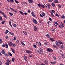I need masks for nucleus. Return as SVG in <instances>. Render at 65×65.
Returning a JSON list of instances; mask_svg holds the SVG:
<instances>
[{
    "label": "nucleus",
    "mask_w": 65,
    "mask_h": 65,
    "mask_svg": "<svg viewBox=\"0 0 65 65\" xmlns=\"http://www.w3.org/2000/svg\"><path fill=\"white\" fill-rule=\"evenodd\" d=\"M8 44L9 45H10V46H13V47H15V46H16V45H15V44H13V43L11 42H9L8 43Z\"/></svg>",
    "instance_id": "1"
},
{
    "label": "nucleus",
    "mask_w": 65,
    "mask_h": 65,
    "mask_svg": "<svg viewBox=\"0 0 65 65\" xmlns=\"http://www.w3.org/2000/svg\"><path fill=\"white\" fill-rule=\"evenodd\" d=\"M55 43L56 45H58V46H60V45H61V43L60 42V41H59L57 42H56Z\"/></svg>",
    "instance_id": "2"
},
{
    "label": "nucleus",
    "mask_w": 65,
    "mask_h": 65,
    "mask_svg": "<svg viewBox=\"0 0 65 65\" xmlns=\"http://www.w3.org/2000/svg\"><path fill=\"white\" fill-rule=\"evenodd\" d=\"M0 13H1L2 14H3V15H4V17L5 18H7V17H6V15L4 13H3V12L1 11V10H0Z\"/></svg>",
    "instance_id": "3"
},
{
    "label": "nucleus",
    "mask_w": 65,
    "mask_h": 65,
    "mask_svg": "<svg viewBox=\"0 0 65 65\" xmlns=\"http://www.w3.org/2000/svg\"><path fill=\"white\" fill-rule=\"evenodd\" d=\"M42 52H43L42 49L41 48L38 51L39 53V54H40L42 53Z\"/></svg>",
    "instance_id": "4"
},
{
    "label": "nucleus",
    "mask_w": 65,
    "mask_h": 65,
    "mask_svg": "<svg viewBox=\"0 0 65 65\" xmlns=\"http://www.w3.org/2000/svg\"><path fill=\"white\" fill-rule=\"evenodd\" d=\"M43 62L44 63H45V64L48 65V61L47 60L44 61Z\"/></svg>",
    "instance_id": "5"
},
{
    "label": "nucleus",
    "mask_w": 65,
    "mask_h": 65,
    "mask_svg": "<svg viewBox=\"0 0 65 65\" xmlns=\"http://www.w3.org/2000/svg\"><path fill=\"white\" fill-rule=\"evenodd\" d=\"M32 21L34 23H35V24H37V21L35 19H34L32 20Z\"/></svg>",
    "instance_id": "6"
},
{
    "label": "nucleus",
    "mask_w": 65,
    "mask_h": 65,
    "mask_svg": "<svg viewBox=\"0 0 65 65\" xmlns=\"http://www.w3.org/2000/svg\"><path fill=\"white\" fill-rule=\"evenodd\" d=\"M47 50L48 52H53V50L52 49H51L50 48H48L47 49Z\"/></svg>",
    "instance_id": "7"
},
{
    "label": "nucleus",
    "mask_w": 65,
    "mask_h": 65,
    "mask_svg": "<svg viewBox=\"0 0 65 65\" xmlns=\"http://www.w3.org/2000/svg\"><path fill=\"white\" fill-rule=\"evenodd\" d=\"M26 52L28 54H31L32 53V52L28 50L26 51Z\"/></svg>",
    "instance_id": "8"
},
{
    "label": "nucleus",
    "mask_w": 65,
    "mask_h": 65,
    "mask_svg": "<svg viewBox=\"0 0 65 65\" xmlns=\"http://www.w3.org/2000/svg\"><path fill=\"white\" fill-rule=\"evenodd\" d=\"M34 29L35 31H37V30L36 26H34Z\"/></svg>",
    "instance_id": "9"
},
{
    "label": "nucleus",
    "mask_w": 65,
    "mask_h": 65,
    "mask_svg": "<svg viewBox=\"0 0 65 65\" xmlns=\"http://www.w3.org/2000/svg\"><path fill=\"white\" fill-rule=\"evenodd\" d=\"M50 39L51 41L52 42L54 41H55V40H54V39L52 38H51Z\"/></svg>",
    "instance_id": "10"
},
{
    "label": "nucleus",
    "mask_w": 65,
    "mask_h": 65,
    "mask_svg": "<svg viewBox=\"0 0 65 65\" xmlns=\"http://www.w3.org/2000/svg\"><path fill=\"white\" fill-rule=\"evenodd\" d=\"M31 14L34 17H35V15L34 14V13L33 12H32L31 13Z\"/></svg>",
    "instance_id": "11"
},
{
    "label": "nucleus",
    "mask_w": 65,
    "mask_h": 65,
    "mask_svg": "<svg viewBox=\"0 0 65 65\" xmlns=\"http://www.w3.org/2000/svg\"><path fill=\"white\" fill-rule=\"evenodd\" d=\"M23 33H24V34H25V35H27V32L25 31H23Z\"/></svg>",
    "instance_id": "12"
},
{
    "label": "nucleus",
    "mask_w": 65,
    "mask_h": 65,
    "mask_svg": "<svg viewBox=\"0 0 65 65\" xmlns=\"http://www.w3.org/2000/svg\"><path fill=\"white\" fill-rule=\"evenodd\" d=\"M28 1L29 3H31L32 2V1H33V0H28Z\"/></svg>",
    "instance_id": "13"
},
{
    "label": "nucleus",
    "mask_w": 65,
    "mask_h": 65,
    "mask_svg": "<svg viewBox=\"0 0 65 65\" xmlns=\"http://www.w3.org/2000/svg\"><path fill=\"white\" fill-rule=\"evenodd\" d=\"M19 11V12H20L21 14H22V15H23L24 14V13H23V12L22 11Z\"/></svg>",
    "instance_id": "14"
},
{
    "label": "nucleus",
    "mask_w": 65,
    "mask_h": 65,
    "mask_svg": "<svg viewBox=\"0 0 65 65\" xmlns=\"http://www.w3.org/2000/svg\"><path fill=\"white\" fill-rule=\"evenodd\" d=\"M51 16L52 17H54V15L53 14V13L52 12H51Z\"/></svg>",
    "instance_id": "15"
},
{
    "label": "nucleus",
    "mask_w": 65,
    "mask_h": 65,
    "mask_svg": "<svg viewBox=\"0 0 65 65\" xmlns=\"http://www.w3.org/2000/svg\"><path fill=\"white\" fill-rule=\"evenodd\" d=\"M11 49L12 50V52H13V53H14V54H15V51L14 50H13L12 48H11Z\"/></svg>",
    "instance_id": "16"
},
{
    "label": "nucleus",
    "mask_w": 65,
    "mask_h": 65,
    "mask_svg": "<svg viewBox=\"0 0 65 65\" xmlns=\"http://www.w3.org/2000/svg\"><path fill=\"white\" fill-rule=\"evenodd\" d=\"M8 2H10L11 1L13 3L14 2V1H13V0H7Z\"/></svg>",
    "instance_id": "17"
},
{
    "label": "nucleus",
    "mask_w": 65,
    "mask_h": 65,
    "mask_svg": "<svg viewBox=\"0 0 65 65\" xmlns=\"http://www.w3.org/2000/svg\"><path fill=\"white\" fill-rule=\"evenodd\" d=\"M7 63H9L10 64L11 63V62H10V60L9 59H8V60H7Z\"/></svg>",
    "instance_id": "18"
},
{
    "label": "nucleus",
    "mask_w": 65,
    "mask_h": 65,
    "mask_svg": "<svg viewBox=\"0 0 65 65\" xmlns=\"http://www.w3.org/2000/svg\"><path fill=\"white\" fill-rule=\"evenodd\" d=\"M54 24L55 26H57V25H58V23H57V22H54Z\"/></svg>",
    "instance_id": "19"
},
{
    "label": "nucleus",
    "mask_w": 65,
    "mask_h": 65,
    "mask_svg": "<svg viewBox=\"0 0 65 65\" xmlns=\"http://www.w3.org/2000/svg\"><path fill=\"white\" fill-rule=\"evenodd\" d=\"M13 27H16L17 26V25L14 23L13 24Z\"/></svg>",
    "instance_id": "20"
},
{
    "label": "nucleus",
    "mask_w": 65,
    "mask_h": 65,
    "mask_svg": "<svg viewBox=\"0 0 65 65\" xmlns=\"http://www.w3.org/2000/svg\"><path fill=\"white\" fill-rule=\"evenodd\" d=\"M47 6L48 7V8L50 9V6H51V5H50V4H48V5H47Z\"/></svg>",
    "instance_id": "21"
},
{
    "label": "nucleus",
    "mask_w": 65,
    "mask_h": 65,
    "mask_svg": "<svg viewBox=\"0 0 65 65\" xmlns=\"http://www.w3.org/2000/svg\"><path fill=\"white\" fill-rule=\"evenodd\" d=\"M2 54H5V51H4V50H2Z\"/></svg>",
    "instance_id": "22"
},
{
    "label": "nucleus",
    "mask_w": 65,
    "mask_h": 65,
    "mask_svg": "<svg viewBox=\"0 0 65 65\" xmlns=\"http://www.w3.org/2000/svg\"><path fill=\"white\" fill-rule=\"evenodd\" d=\"M24 60H25V61H27V57H26V56H24Z\"/></svg>",
    "instance_id": "23"
},
{
    "label": "nucleus",
    "mask_w": 65,
    "mask_h": 65,
    "mask_svg": "<svg viewBox=\"0 0 65 65\" xmlns=\"http://www.w3.org/2000/svg\"><path fill=\"white\" fill-rule=\"evenodd\" d=\"M52 6H53V7H55V4L54 3H53L52 4Z\"/></svg>",
    "instance_id": "24"
},
{
    "label": "nucleus",
    "mask_w": 65,
    "mask_h": 65,
    "mask_svg": "<svg viewBox=\"0 0 65 65\" xmlns=\"http://www.w3.org/2000/svg\"><path fill=\"white\" fill-rule=\"evenodd\" d=\"M4 55L5 57H8V55L7 54H5Z\"/></svg>",
    "instance_id": "25"
},
{
    "label": "nucleus",
    "mask_w": 65,
    "mask_h": 65,
    "mask_svg": "<svg viewBox=\"0 0 65 65\" xmlns=\"http://www.w3.org/2000/svg\"><path fill=\"white\" fill-rule=\"evenodd\" d=\"M5 46L6 48H8V45H7V44H5Z\"/></svg>",
    "instance_id": "26"
},
{
    "label": "nucleus",
    "mask_w": 65,
    "mask_h": 65,
    "mask_svg": "<svg viewBox=\"0 0 65 65\" xmlns=\"http://www.w3.org/2000/svg\"><path fill=\"white\" fill-rule=\"evenodd\" d=\"M9 31L8 30H6V32H5V33L6 34H7V33H8L9 32Z\"/></svg>",
    "instance_id": "27"
},
{
    "label": "nucleus",
    "mask_w": 65,
    "mask_h": 65,
    "mask_svg": "<svg viewBox=\"0 0 65 65\" xmlns=\"http://www.w3.org/2000/svg\"><path fill=\"white\" fill-rule=\"evenodd\" d=\"M53 46L55 48H57V46L55 45H53Z\"/></svg>",
    "instance_id": "28"
},
{
    "label": "nucleus",
    "mask_w": 65,
    "mask_h": 65,
    "mask_svg": "<svg viewBox=\"0 0 65 65\" xmlns=\"http://www.w3.org/2000/svg\"><path fill=\"white\" fill-rule=\"evenodd\" d=\"M3 41H2V40L1 39H0V43H2L3 42Z\"/></svg>",
    "instance_id": "29"
},
{
    "label": "nucleus",
    "mask_w": 65,
    "mask_h": 65,
    "mask_svg": "<svg viewBox=\"0 0 65 65\" xmlns=\"http://www.w3.org/2000/svg\"><path fill=\"white\" fill-rule=\"evenodd\" d=\"M61 19H65V16L64 15H62L61 16Z\"/></svg>",
    "instance_id": "30"
},
{
    "label": "nucleus",
    "mask_w": 65,
    "mask_h": 65,
    "mask_svg": "<svg viewBox=\"0 0 65 65\" xmlns=\"http://www.w3.org/2000/svg\"><path fill=\"white\" fill-rule=\"evenodd\" d=\"M9 13L10 15H11V16H12V15H13V14H12V13L9 12Z\"/></svg>",
    "instance_id": "31"
},
{
    "label": "nucleus",
    "mask_w": 65,
    "mask_h": 65,
    "mask_svg": "<svg viewBox=\"0 0 65 65\" xmlns=\"http://www.w3.org/2000/svg\"><path fill=\"white\" fill-rule=\"evenodd\" d=\"M42 15H43V17H45V14H44V13H43V12L42 13Z\"/></svg>",
    "instance_id": "32"
},
{
    "label": "nucleus",
    "mask_w": 65,
    "mask_h": 65,
    "mask_svg": "<svg viewBox=\"0 0 65 65\" xmlns=\"http://www.w3.org/2000/svg\"><path fill=\"white\" fill-rule=\"evenodd\" d=\"M21 44H22L23 45H24V46H25V44H24V43H23V42H22L21 41Z\"/></svg>",
    "instance_id": "33"
},
{
    "label": "nucleus",
    "mask_w": 65,
    "mask_h": 65,
    "mask_svg": "<svg viewBox=\"0 0 65 65\" xmlns=\"http://www.w3.org/2000/svg\"><path fill=\"white\" fill-rule=\"evenodd\" d=\"M8 54L10 55V56H12V54L10 53H8Z\"/></svg>",
    "instance_id": "34"
},
{
    "label": "nucleus",
    "mask_w": 65,
    "mask_h": 65,
    "mask_svg": "<svg viewBox=\"0 0 65 65\" xmlns=\"http://www.w3.org/2000/svg\"><path fill=\"white\" fill-rule=\"evenodd\" d=\"M9 24L10 25V26H11V27L12 28V25H11V22L10 21L9 22Z\"/></svg>",
    "instance_id": "35"
},
{
    "label": "nucleus",
    "mask_w": 65,
    "mask_h": 65,
    "mask_svg": "<svg viewBox=\"0 0 65 65\" xmlns=\"http://www.w3.org/2000/svg\"><path fill=\"white\" fill-rule=\"evenodd\" d=\"M55 3H58V1L57 0H55L54 1Z\"/></svg>",
    "instance_id": "36"
},
{
    "label": "nucleus",
    "mask_w": 65,
    "mask_h": 65,
    "mask_svg": "<svg viewBox=\"0 0 65 65\" xmlns=\"http://www.w3.org/2000/svg\"><path fill=\"white\" fill-rule=\"evenodd\" d=\"M14 60H15V59L14 58H12V61L13 62H14Z\"/></svg>",
    "instance_id": "37"
},
{
    "label": "nucleus",
    "mask_w": 65,
    "mask_h": 65,
    "mask_svg": "<svg viewBox=\"0 0 65 65\" xmlns=\"http://www.w3.org/2000/svg\"><path fill=\"white\" fill-rule=\"evenodd\" d=\"M42 22V20H41L39 21V23H41Z\"/></svg>",
    "instance_id": "38"
},
{
    "label": "nucleus",
    "mask_w": 65,
    "mask_h": 65,
    "mask_svg": "<svg viewBox=\"0 0 65 65\" xmlns=\"http://www.w3.org/2000/svg\"><path fill=\"white\" fill-rule=\"evenodd\" d=\"M56 16H57V17H58V18H59V15H58V14L56 13Z\"/></svg>",
    "instance_id": "39"
},
{
    "label": "nucleus",
    "mask_w": 65,
    "mask_h": 65,
    "mask_svg": "<svg viewBox=\"0 0 65 65\" xmlns=\"http://www.w3.org/2000/svg\"><path fill=\"white\" fill-rule=\"evenodd\" d=\"M46 37H49L50 36V35L48 34H47L46 35Z\"/></svg>",
    "instance_id": "40"
},
{
    "label": "nucleus",
    "mask_w": 65,
    "mask_h": 65,
    "mask_svg": "<svg viewBox=\"0 0 65 65\" xmlns=\"http://www.w3.org/2000/svg\"><path fill=\"white\" fill-rule=\"evenodd\" d=\"M6 65H9V63H8V62H6Z\"/></svg>",
    "instance_id": "41"
},
{
    "label": "nucleus",
    "mask_w": 65,
    "mask_h": 65,
    "mask_svg": "<svg viewBox=\"0 0 65 65\" xmlns=\"http://www.w3.org/2000/svg\"><path fill=\"white\" fill-rule=\"evenodd\" d=\"M38 6H39V7H40V6H42V5H41L40 4H38Z\"/></svg>",
    "instance_id": "42"
},
{
    "label": "nucleus",
    "mask_w": 65,
    "mask_h": 65,
    "mask_svg": "<svg viewBox=\"0 0 65 65\" xmlns=\"http://www.w3.org/2000/svg\"><path fill=\"white\" fill-rule=\"evenodd\" d=\"M41 7H42L43 8H44V7H45V6H44V5H42V6H41Z\"/></svg>",
    "instance_id": "43"
},
{
    "label": "nucleus",
    "mask_w": 65,
    "mask_h": 65,
    "mask_svg": "<svg viewBox=\"0 0 65 65\" xmlns=\"http://www.w3.org/2000/svg\"><path fill=\"white\" fill-rule=\"evenodd\" d=\"M38 44L40 46H41V43L40 42H39L38 43Z\"/></svg>",
    "instance_id": "44"
},
{
    "label": "nucleus",
    "mask_w": 65,
    "mask_h": 65,
    "mask_svg": "<svg viewBox=\"0 0 65 65\" xmlns=\"http://www.w3.org/2000/svg\"><path fill=\"white\" fill-rule=\"evenodd\" d=\"M15 2L16 3H19V2L18 1H16V0H15Z\"/></svg>",
    "instance_id": "45"
},
{
    "label": "nucleus",
    "mask_w": 65,
    "mask_h": 65,
    "mask_svg": "<svg viewBox=\"0 0 65 65\" xmlns=\"http://www.w3.org/2000/svg\"><path fill=\"white\" fill-rule=\"evenodd\" d=\"M61 47L62 49L63 48H64V46L63 45H61Z\"/></svg>",
    "instance_id": "46"
},
{
    "label": "nucleus",
    "mask_w": 65,
    "mask_h": 65,
    "mask_svg": "<svg viewBox=\"0 0 65 65\" xmlns=\"http://www.w3.org/2000/svg\"><path fill=\"white\" fill-rule=\"evenodd\" d=\"M52 12H53V13H55V11L54 10H52Z\"/></svg>",
    "instance_id": "47"
},
{
    "label": "nucleus",
    "mask_w": 65,
    "mask_h": 65,
    "mask_svg": "<svg viewBox=\"0 0 65 65\" xmlns=\"http://www.w3.org/2000/svg\"><path fill=\"white\" fill-rule=\"evenodd\" d=\"M33 46L35 48H36V45H34Z\"/></svg>",
    "instance_id": "48"
},
{
    "label": "nucleus",
    "mask_w": 65,
    "mask_h": 65,
    "mask_svg": "<svg viewBox=\"0 0 65 65\" xmlns=\"http://www.w3.org/2000/svg\"><path fill=\"white\" fill-rule=\"evenodd\" d=\"M36 64L37 65H41L40 64L38 63H36Z\"/></svg>",
    "instance_id": "49"
},
{
    "label": "nucleus",
    "mask_w": 65,
    "mask_h": 65,
    "mask_svg": "<svg viewBox=\"0 0 65 65\" xmlns=\"http://www.w3.org/2000/svg\"><path fill=\"white\" fill-rule=\"evenodd\" d=\"M3 47H5V44H3Z\"/></svg>",
    "instance_id": "50"
},
{
    "label": "nucleus",
    "mask_w": 65,
    "mask_h": 65,
    "mask_svg": "<svg viewBox=\"0 0 65 65\" xmlns=\"http://www.w3.org/2000/svg\"><path fill=\"white\" fill-rule=\"evenodd\" d=\"M60 44H63V43L61 41H60Z\"/></svg>",
    "instance_id": "51"
},
{
    "label": "nucleus",
    "mask_w": 65,
    "mask_h": 65,
    "mask_svg": "<svg viewBox=\"0 0 65 65\" xmlns=\"http://www.w3.org/2000/svg\"><path fill=\"white\" fill-rule=\"evenodd\" d=\"M8 38V36H6V39H7Z\"/></svg>",
    "instance_id": "52"
},
{
    "label": "nucleus",
    "mask_w": 65,
    "mask_h": 65,
    "mask_svg": "<svg viewBox=\"0 0 65 65\" xmlns=\"http://www.w3.org/2000/svg\"><path fill=\"white\" fill-rule=\"evenodd\" d=\"M53 1V0H49V2H52V1Z\"/></svg>",
    "instance_id": "53"
},
{
    "label": "nucleus",
    "mask_w": 65,
    "mask_h": 65,
    "mask_svg": "<svg viewBox=\"0 0 65 65\" xmlns=\"http://www.w3.org/2000/svg\"><path fill=\"white\" fill-rule=\"evenodd\" d=\"M61 27H64V25L62 24L61 25Z\"/></svg>",
    "instance_id": "54"
},
{
    "label": "nucleus",
    "mask_w": 65,
    "mask_h": 65,
    "mask_svg": "<svg viewBox=\"0 0 65 65\" xmlns=\"http://www.w3.org/2000/svg\"><path fill=\"white\" fill-rule=\"evenodd\" d=\"M2 17L0 16V20H2Z\"/></svg>",
    "instance_id": "55"
},
{
    "label": "nucleus",
    "mask_w": 65,
    "mask_h": 65,
    "mask_svg": "<svg viewBox=\"0 0 65 65\" xmlns=\"http://www.w3.org/2000/svg\"><path fill=\"white\" fill-rule=\"evenodd\" d=\"M16 39V38L15 37H14V39L13 40H15Z\"/></svg>",
    "instance_id": "56"
},
{
    "label": "nucleus",
    "mask_w": 65,
    "mask_h": 65,
    "mask_svg": "<svg viewBox=\"0 0 65 65\" xmlns=\"http://www.w3.org/2000/svg\"><path fill=\"white\" fill-rule=\"evenodd\" d=\"M2 65V62H1V61H0V65Z\"/></svg>",
    "instance_id": "57"
},
{
    "label": "nucleus",
    "mask_w": 65,
    "mask_h": 65,
    "mask_svg": "<svg viewBox=\"0 0 65 65\" xmlns=\"http://www.w3.org/2000/svg\"><path fill=\"white\" fill-rule=\"evenodd\" d=\"M10 8V9H11V10H12L13 11V10H14V9H13V8Z\"/></svg>",
    "instance_id": "58"
},
{
    "label": "nucleus",
    "mask_w": 65,
    "mask_h": 65,
    "mask_svg": "<svg viewBox=\"0 0 65 65\" xmlns=\"http://www.w3.org/2000/svg\"><path fill=\"white\" fill-rule=\"evenodd\" d=\"M49 20L50 21H52V19L51 18H49Z\"/></svg>",
    "instance_id": "59"
},
{
    "label": "nucleus",
    "mask_w": 65,
    "mask_h": 65,
    "mask_svg": "<svg viewBox=\"0 0 65 65\" xmlns=\"http://www.w3.org/2000/svg\"><path fill=\"white\" fill-rule=\"evenodd\" d=\"M13 11H14V12H17V11H16V10H15L14 9Z\"/></svg>",
    "instance_id": "60"
},
{
    "label": "nucleus",
    "mask_w": 65,
    "mask_h": 65,
    "mask_svg": "<svg viewBox=\"0 0 65 65\" xmlns=\"http://www.w3.org/2000/svg\"><path fill=\"white\" fill-rule=\"evenodd\" d=\"M53 58L54 60H56V57H53Z\"/></svg>",
    "instance_id": "61"
},
{
    "label": "nucleus",
    "mask_w": 65,
    "mask_h": 65,
    "mask_svg": "<svg viewBox=\"0 0 65 65\" xmlns=\"http://www.w3.org/2000/svg\"><path fill=\"white\" fill-rule=\"evenodd\" d=\"M40 16L41 17H43V16H42V15H41V14H40Z\"/></svg>",
    "instance_id": "62"
},
{
    "label": "nucleus",
    "mask_w": 65,
    "mask_h": 65,
    "mask_svg": "<svg viewBox=\"0 0 65 65\" xmlns=\"http://www.w3.org/2000/svg\"><path fill=\"white\" fill-rule=\"evenodd\" d=\"M58 6L60 7H61V5H59Z\"/></svg>",
    "instance_id": "63"
},
{
    "label": "nucleus",
    "mask_w": 65,
    "mask_h": 65,
    "mask_svg": "<svg viewBox=\"0 0 65 65\" xmlns=\"http://www.w3.org/2000/svg\"><path fill=\"white\" fill-rule=\"evenodd\" d=\"M41 65H45V64H44L42 63L41 64Z\"/></svg>",
    "instance_id": "64"
}]
</instances>
